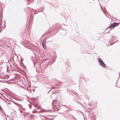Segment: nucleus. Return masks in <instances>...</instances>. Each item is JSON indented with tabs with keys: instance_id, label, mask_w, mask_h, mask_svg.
Returning a JSON list of instances; mask_svg holds the SVG:
<instances>
[{
	"instance_id": "nucleus-18",
	"label": "nucleus",
	"mask_w": 120,
	"mask_h": 120,
	"mask_svg": "<svg viewBox=\"0 0 120 120\" xmlns=\"http://www.w3.org/2000/svg\"><path fill=\"white\" fill-rule=\"evenodd\" d=\"M21 63H22V61H21Z\"/></svg>"
},
{
	"instance_id": "nucleus-11",
	"label": "nucleus",
	"mask_w": 120,
	"mask_h": 120,
	"mask_svg": "<svg viewBox=\"0 0 120 120\" xmlns=\"http://www.w3.org/2000/svg\"><path fill=\"white\" fill-rule=\"evenodd\" d=\"M115 38V36H112V39H114Z\"/></svg>"
},
{
	"instance_id": "nucleus-16",
	"label": "nucleus",
	"mask_w": 120,
	"mask_h": 120,
	"mask_svg": "<svg viewBox=\"0 0 120 120\" xmlns=\"http://www.w3.org/2000/svg\"><path fill=\"white\" fill-rule=\"evenodd\" d=\"M101 9L102 10V7H101Z\"/></svg>"
},
{
	"instance_id": "nucleus-6",
	"label": "nucleus",
	"mask_w": 120,
	"mask_h": 120,
	"mask_svg": "<svg viewBox=\"0 0 120 120\" xmlns=\"http://www.w3.org/2000/svg\"><path fill=\"white\" fill-rule=\"evenodd\" d=\"M119 23L118 22H114L112 24V25H113V26L115 27L117 26L119 24Z\"/></svg>"
},
{
	"instance_id": "nucleus-15",
	"label": "nucleus",
	"mask_w": 120,
	"mask_h": 120,
	"mask_svg": "<svg viewBox=\"0 0 120 120\" xmlns=\"http://www.w3.org/2000/svg\"><path fill=\"white\" fill-rule=\"evenodd\" d=\"M87 99H90V98H89L88 97V98H87Z\"/></svg>"
},
{
	"instance_id": "nucleus-2",
	"label": "nucleus",
	"mask_w": 120,
	"mask_h": 120,
	"mask_svg": "<svg viewBox=\"0 0 120 120\" xmlns=\"http://www.w3.org/2000/svg\"><path fill=\"white\" fill-rule=\"evenodd\" d=\"M55 105H54V106L53 107V110L54 111H56L59 110L60 108L58 106H56Z\"/></svg>"
},
{
	"instance_id": "nucleus-3",
	"label": "nucleus",
	"mask_w": 120,
	"mask_h": 120,
	"mask_svg": "<svg viewBox=\"0 0 120 120\" xmlns=\"http://www.w3.org/2000/svg\"><path fill=\"white\" fill-rule=\"evenodd\" d=\"M41 118L42 119V120H46V119H47V120H49V119H50L51 120H53V118L51 119L50 118H46L44 116H42L41 117Z\"/></svg>"
},
{
	"instance_id": "nucleus-10",
	"label": "nucleus",
	"mask_w": 120,
	"mask_h": 120,
	"mask_svg": "<svg viewBox=\"0 0 120 120\" xmlns=\"http://www.w3.org/2000/svg\"><path fill=\"white\" fill-rule=\"evenodd\" d=\"M56 100H54L53 101V102L52 103V105H53V104L54 103H56Z\"/></svg>"
},
{
	"instance_id": "nucleus-14",
	"label": "nucleus",
	"mask_w": 120,
	"mask_h": 120,
	"mask_svg": "<svg viewBox=\"0 0 120 120\" xmlns=\"http://www.w3.org/2000/svg\"><path fill=\"white\" fill-rule=\"evenodd\" d=\"M57 88V87H55L54 88H52V89H55V88ZM57 88H58V87H57Z\"/></svg>"
},
{
	"instance_id": "nucleus-1",
	"label": "nucleus",
	"mask_w": 120,
	"mask_h": 120,
	"mask_svg": "<svg viewBox=\"0 0 120 120\" xmlns=\"http://www.w3.org/2000/svg\"><path fill=\"white\" fill-rule=\"evenodd\" d=\"M46 41L45 40H43L42 42V45L43 47V48L45 49V48H46V44H45Z\"/></svg>"
},
{
	"instance_id": "nucleus-23",
	"label": "nucleus",
	"mask_w": 120,
	"mask_h": 120,
	"mask_svg": "<svg viewBox=\"0 0 120 120\" xmlns=\"http://www.w3.org/2000/svg\"><path fill=\"white\" fill-rule=\"evenodd\" d=\"M76 120H77L76 119H75Z\"/></svg>"
},
{
	"instance_id": "nucleus-17",
	"label": "nucleus",
	"mask_w": 120,
	"mask_h": 120,
	"mask_svg": "<svg viewBox=\"0 0 120 120\" xmlns=\"http://www.w3.org/2000/svg\"><path fill=\"white\" fill-rule=\"evenodd\" d=\"M52 95H51L50 96V97H51V96H52Z\"/></svg>"
},
{
	"instance_id": "nucleus-19",
	"label": "nucleus",
	"mask_w": 120,
	"mask_h": 120,
	"mask_svg": "<svg viewBox=\"0 0 120 120\" xmlns=\"http://www.w3.org/2000/svg\"><path fill=\"white\" fill-rule=\"evenodd\" d=\"M0 78H2V77H1V76L0 77Z\"/></svg>"
},
{
	"instance_id": "nucleus-22",
	"label": "nucleus",
	"mask_w": 120,
	"mask_h": 120,
	"mask_svg": "<svg viewBox=\"0 0 120 120\" xmlns=\"http://www.w3.org/2000/svg\"><path fill=\"white\" fill-rule=\"evenodd\" d=\"M120 76V75H119V76Z\"/></svg>"
},
{
	"instance_id": "nucleus-13",
	"label": "nucleus",
	"mask_w": 120,
	"mask_h": 120,
	"mask_svg": "<svg viewBox=\"0 0 120 120\" xmlns=\"http://www.w3.org/2000/svg\"><path fill=\"white\" fill-rule=\"evenodd\" d=\"M1 109H2V108L0 106V110H1Z\"/></svg>"
},
{
	"instance_id": "nucleus-21",
	"label": "nucleus",
	"mask_w": 120,
	"mask_h": 120,
	"mask_svg": "<svg viewBox=\"0 0 120 120\" xmlns=\"http://www.w3.org/2000/svg\"><path fill=\"white\" fill-rule=\"evenodd\" d=\"M118 40H117V42H118Z\"/></svg>"
},
{
	"instance_id": "nucleus-9",
	"label": "nucleus",
	"mask_w": 120,
	"mask_h": 120,
	"mask_svg": "<svg viewBox=\"0 0 120 120\" xmlns=\"http://www.w3.org/2000/svg\"><path fill=\"white\" fill-rule=\"evenodd\" d=\"M12 102L15 104V105H18L19 106V105H20L18 104H17V103H15V102L14 101H12Z\"/></svg>"
},
{
	"instance_id": "nucleus-7",
	"label": "nucleus",
	"mask_w": 120,
	"mask_h": 120,
	"mask_svg": "<svg viewBox=\"0 0 120 120\" xmlns=\"http://www.w3.org/2000/svg\"><path fill=\"white\" fill-rule=\"evenodd\" d=\"M113 25H112V24H111L109 26V28L111 29H112L114 28V26H113Z\"/></svg>"
},
{
	"instance_id": "nucleus-12",
	"label": "nucleus",
	"mask_w": 120,
	"mask_h": 120,
	"mask_svg": "<svg viewBox=\"0 0 120 120\" xmlns=\"http://www.w3.org/2000/svg\"><path fill=\"white\" fill-rule=\"evenodd\" d=\"M116 42H114L113 43H111L110 44V45H113L114 43H115Z\"/></svg>"
},
{
	"instance_id": "nucleus-8",
	"label": "nucleus",
	"mask_w": 120,
	"mask_h": 120,
	"mask_svg": "<svg viewBox=\"0 0 120 120\" xmlns=\"http://www.w3.org/2000/svg\"><path fill=\"white\" fill-rule=\"evenodd\" d=\"M98 62L99 63V64L100 63L102 62H103L102 60H101V59L100 58H98Z\"/></svg>"
},
{
	"instance_id": "nucleus-4",
	"label": "nucleus",
	"mask_w": 120,
	"mask_h": 120,
	"mask_svg": "<svg viewBox=\"0 0 120 120\" xmlns=\"http://www.w3.org/2000/svg\"><path fill=\"white\" fill-rule=\"evenodd\" d=\"M99 64L103 68H105L106 67V65L103 61L102 62L100 63Z\"/></svg>"
},
{
	"instance_id": "nucleus-20",
	"label": "nucleus",
	"mask_w": 120,
	"mask_h": 120,
	"mask_svg": "<svg viewBox=\"0 0 120 120\" xmlns=\"http://www.w3.org/2000/svg\"><path fill=\"white\" fill-rule=\"evenodd\" d=\"M28 114H29V113H27V115H28ZM26 114L27 115V114Z\"/></svg>"
},
{
	"instance_id": "nucleus-5",
	"label": "nucleus",
	"mask_w": 120,
	"mask_h": 120,
	"mask_svg": "<svg viewBox=\"0 0 120 120\" xmlns=\"http://www.w3.org/2000/svg\"><path fill=\"white\" fill-rule=\"evenodd\" d=\"M4 23L3 24L2 23H0V27H2L3 28H4L6 26V24H5V22H4Z\"/></svg>"
}]
</instances>
